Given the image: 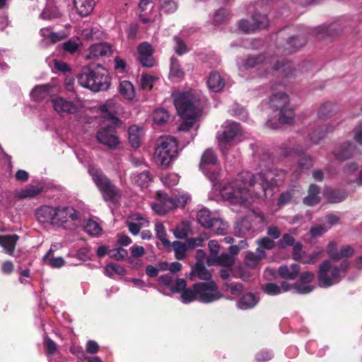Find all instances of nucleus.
<instances>
[{
  "label": "nucleus",
  "instance_id": "obj_1",
  "mask_svg": "<svg viewBox=\"0 0 362 362\" xmlns=\"http://www.w3.org/2000/svg\"><path fill=\"white\" fill-rule=\"evenodd\" d=\"M260 167L262 170L256 176L248 171L243 172L225 185L220 190L223 199L233 204H245L251 198L248 187L261 189L265 197H272L274 188L284 182L286 172L273 168L271 162L263 161Z\"/></svg>",
  "mask_w": 362,
  "mask_h": 362
},
{
  "label": "nucleus",
  "instance_id": "obj_2",
  "mask_svg": "<svg viewBox=\"0 0 362 362\" xmlns=\"http://www.w3.org/2000/svg\"><path fill=\"white\" fill-rule=\"evenodd\" d=\"M103 119L101 127L98 130L96 138L99 143L109 148H116L119 141L115 134V129L119 126L121 121L118 119L121 106L115 100H109L100 106Z\"/></svg>",
  "mask_w": 362,
  "mask_h": 362
},
{
  "label": "nucleus",
  "instance_id": "obj_3",
  "mask_svg": "<svg viewBox=\"0 0 362 362\" xmlns=\"http://www.w3.org/2000/svg\"><path fill=\"white\" fill-rule=\"evenodd\" d=\"M282 68L284 77L290 78L296 75L293 64L290 62L281 63L276 56H264L262 54L250 56L246 59L243 68L245 69L256 68L260 76L267 77Z\"/></svg>",
  "mask_w": 362,
  "mask_h": 362
},
{
  "label": "nucleus",
  "instance_id": "obj_4",
  "mask_svg": "<svg viewBox=\"0 0 362 362\" xmlns=\"http://www.w3.org/2000/svg\"><path fill=\"white\" fill-rule=\"evenodd\" d=\"M177 113L183 119L179 131L188 132L197 122L200 113L199 99L192 92H182L173 95Z\"/></svg>",
  "mask_w": 362,
  "mask_h": 362
},
{
  "label": "nucleus",
  "instance_id": "obj_5",
  "mask_svg": "<svg viewBox=\"0 0 362 362\" xmlns=\"http://www.w3.org/2000/svg\"><path fill=\"white\" fill-rule=\"evenodd\" d=\"M78 81L81 86L94 92L107 90L110 85L107 71L103 67L97 69H92L89 66L83 68Z\"/></svg>",
  "mask_w": 362,
  "mask_h": 362
},
{
  "label": "nucleus",
  "instance_id": "obj_6",
  "mask_svg": "<svg viewBox=\"0 0 362 362\" xmlns=\"http://www.w3.org/2000/svg\"><path fill=\"white\" fill-rule=\"evenodd\" d=\"M349 265L347 260H344L339 267L332 265L329 260L324 261L319 267L317 277L320 286L326 288L339 283L341 279V274Z\"/></svg>",
  "mask_w": 362,
  "mask_h": 362
},
{
  "label": "nucleus",
  "instance_id": "obj_7",
  "mask_svg": "<svg viewBox=\"0 0 362 362\" xmlns=\"http://www.w3.org/2000/svg\"><path fill=\"white\" fill-rule=\"evenodd\" d=\"M177 154V141L175 137L167 136L160 139L155 151L156 162L166 168Z\"/></svg>",
  "mask_w": 362,
  "mask_h": 362
},
{
  "label": "nucleus",
  "instance_id": "obj_8",
  "mask_svg": "<svg viewBox=\"0 0 362 362\" xmlns=\"http://www.w3.org/2000/svg\"><path fill=\"white\" fill-rule=\"evenodd\" d=\"M88 173L102 192L105 200L112 202H117L120 197L119 189L112 184L101 170L97 168L90 166L88 168Z\"/></svg>",
  "mask_w": 362,
  "mask_h": 362
},
{
  "label": "nucleus",
  "instance_id": "obj_9",
  "mask_svg": "<svg viewBox=\"0 0 362 362\" xmlns=\"http://www.w3.org/2000/svg\"><path fill=\"white\" fill-rule=\"evenodd\" d=\"M189 199L187 194L170 197L165 193L158 192L156 202L152 204V209L160 215H164L168 211L177 207H184Z\"/></svg>",
  "mask_w": 362,
  "mask_h": 362
},
{
  "label": "nucleus",
  "instance_id": "obj_10",
  "mask_svg": "<svg viewBox=\"0 0 362 362\" xmlns=\"http://www.w3.org/2000/svg\"><path fill=\"white\" fill-rule=\"evenodd\" d=\"M242 136V129L238 122H230L223 126L221 134H218V147L223 155H226L233 142H238Z\"/></svg>",
  "mask_w": 362,
  "mask_h": 362
},
{
  "label": "nucleus",
  "instance_id": "obj_11",
  "mask_svg": "<svg viewBox=\"0 0 362 362\" xmlns=\"http://www.w3.org/2000/svg\"><path fill=\"white\" fill-rule=\"evenodd\" d=\"M200 167L214 185L220 177L221 167L214 152L208 149L202 155Z\"/></svg>",
  "mask_w": 362,
  "mask_h": 362
},
{
  "label": "nucleus",
  "instance_id": "obj_12",
  "mask_svg": "<svg viewBox=\"0 0 362 362\" xmlns=\"http://www.w3.org/2000/svg\"><path fill=\"white\" fill-rule=\"evenodd\" d=\"M79 218V213L71 206L56 207V215L54 218V226L64 229L74 228V222Z\"/></svg>",
  "mask_w": 362,
  "mask_h": 362
},
{
  "label": "nucleus",
  "instance_id": "obj_13",
  "mask_svg": "<svg viewBox=\"0 0 362 362\" xmlns=\"http://www.w3.org/2000/svg\"><path fill=\"white\" fill-rule=\"evenodd\" d=\"M265 216L262 213H252L245 217H242L238 219L235 225V233L238 236H243L252 235L254 228V223H258L259 224L266 223Z\"/></svg>",
  "mask_w": 362,
  "mask_h": 362
},
{
  "label": "nucleus",
  "instance_id": "obj_14",
  "mask_svg": "<svg viewBox=\"0 0 362 362\" xmlns=\"http://www.w3.org/2000/svg\"><path fill=\"white\" fill-rule=\"evenodd\" d=\"M198 293V301L204 303H209L223 297L218 291L216 284L213 281L196 284Z\"/></svg>",
  "mask_w": 362,
  "mask_h": 362
},
{
  "label": "nucleus",
  "instance_id": "obj_15",
  "mask_svg": "<svg viewBox=\"0 0 362 362\" xmlns=\"http://www.w3.org/2000/svg\"><path fill=\"white\" fill-rule=\"evenodd\" d=\"M52 103L54 111L60 116L76 114L82 106V103L79 100L73 102L62 97L52 99Z\"/></svg>",
  "mask_w": 362,
  "mask_h": 362
},
{
  "label": "nucleus",
  "instance_id": "obj_16",
  "mask_svg": "<svg viewBox=\"0 0 362 362\" xmlns=\"http://www.w3.org/2000/svg\"><path fill=\"white\" fill-rule=\"evenodd\" d=\"M357 153L356 146L350 141H346L337 146L332 151L334 158L344 161L353 158Z\"/></svg>",
  "mask_w": 362,
  "mask_h": 362
},
{
  "label": "nucleus",
  "instance_id": "obj_17",
  "mask_svg": "<svg viewBox=\"0 0 362 362\" xmlns=\"http://www.w3.org/2000/svg\"><path fill=\"white\" fill-rule=\"evenodd\" d=\"M292 153H295L299 157L297 165L293 172L296 174V177H298L301 173L309 170L313 165L314 160L310 155L298 151L296 148H293ZM291 154V153H288L286 156H289Z\"/></svg>",
  "mask_w": 362,
  "mask_h": 362
},
{
  "label": "nucleus",
  "instance_id": "obj_18",
  "mask_svg": "<svg viewBox=\"0 0 362 362\" xmlns=\"http://www.w3.org/2000/svg\"><path fill=\"white\" fill-rule=\"evenodd\" d=\"M139 57L143 66L152 67L155 65V60L152 56L153 48L148 42H143L140 44L137 48Z\"/></svg>",
  "mask_w": 362,
  "mask_h": 362
},
{
  "label": "nucleus",
  "instance_id": "obj_19",
  "mask_svg": "<svg viewBox=\"0 0 362 362\" xmlns=\"http://www.w3.org/2000/svg\"><path fill=\"white\" fill-rule=\"evenodd\" d=\"M314 274L310 272H305L300 274V282L293 284V288L299 294H307L313 291V287L308 284L314 279Z\"/></svg>",
  "mask_w": 362,
  "mask_h": 362
},
{
  "label": "nucleus",
  "instance_id": "obj_20",
  "mask_svg": "<svg viewBox=\"0 0 362 362\" xmlns=\"http://www.w3.org/2000/svg\"><path fill=\"white\" fill-rule=\"evenodd\" d=\"M174 276L171 274H166L158 278V282L170 288L173 293H179L187 286V282L184 279H177L175 284L173 283Z\"/></svg>",
  "mask_w": 362,
  "mask_h": 362
},
{
  "label": "nucleus",
  "instance_id": "obj_21",
  "mask_svg": "<svg viewBox=\"0 0 362 362\" xmlns=\"http://www.w3.org/2000/svg\"><path fill=\"white\" fill-rule=\"evenodd\" d=\"M337 124L328 123L322 126H317L309 133V137L312 143L317 144L323 138L326 136L328 133L334 131Z\"/></svg>",
  "mask_w": 362,
  "mask_h": 362
},
{
  "label": "nucleus",
  "instance_id": "obj_22",
  "mask_svg": "<svg viewBox=\"0 0 362 362\" xmlns=\"http://www.w3.org/2000/svg\"><path fill=\"white\" fill-rule=\"evenodd\" d=\"M56 215V207L48 205L40 206L36 210L35 216L41 223H49L54 226V218Z\"/></svg>",
  "mask_w": 362,
  "mask_h": 362
},
{
  "label": "nucleus",
  "instance_id": "obj_23",
  "mask_svg": "<svg viewBox=\"0 0 362 362\" xmlns=\"http://www.w3.org/2000/svg\"><path fill=\"white\" fill-rule=\"evenodd\" d=\"M289 98L283 92L274 93L270 99L271 107L275 111H281L288 107Z\"/></svg>",
  "mask_w": 362,
  "mask_h": 362
},
{
  "label": "nucleus",
  "instance_id": "obj_24",
  "mask_svg": "<svg viewBox=\"0 0 362 362\" xmlns=\"http://www.w3.org/2000/svg\"><path fill=\"white\" fill-rule=\"evenodd\" d=\"M112 52L111 46L105 42L103 43H98L93 45L89 48V54L87 56V58H98L100 57L107 56Z\"/></svg>",
  "mask_w": 362,
  "mask_h": 362
},
{
  "label": "nucleus",
  "instance_id": "obj_25",
  "mask_svg": "<svg viewBox=\"0 0 362 362\" xmlns=\"http://www.w3.org/2000/svg\"><path fill=\"white\" fill-rule=\"evenodd\" d=\"M195 276H197L202 280H205L207 281H211V274L207 270L204 263L201 261H197L195 265L192 267L190 272V279L192 280H193L194 277Z\"/></svg>",
  "mask_w": 362,
  "mask_h": 362
},
{
  "label": "nucleus",
  "instance_id": "obj_26",
  "mask_svg": "<svg viewBox=\"0 0 362 362\" xmlns=\"http://www.w3.org/2000/svg\"><path fill=\"white\" fill-rule=\"evenodd\" d=\"M300 266L297 264H292L290 266L283 265L279 268V274L285 279L293 280L300 272Z\"/></svg>",
  "mask_w": 362,
  "mask_h": 362
},
{
  "label": "nucleus",
  "instance_id": "obj_27",
  "mask_svg": "<svg viewBox=\"0 0 362 362\" xmlns=\"http://www.w3.org/2000/svg\"><path fill=\"white\" fill-rule=\"evenodd\" d=\"M235 257L228 253H222L219 256L209 257L207 259L208 265H221L224 267H230L233 265Z\"/></svg>",
  "mask_w": 362,
  "mask_h": 362
},
{
  "label": "nucleus",
  "instance_id": "obj_28",
  "mask_svg": "<svg viewBox=\"0 0 362 362\" xmlns=\"http://www.w3.org/2000/svg\"><path fill=\"white\" fill-rule=\"evenodd\" d=\"M291 286L286 281H283L280 286L274 283H268L263 286V291L268 295L276 296L289 291Z\"/></svg>",
  "mask_w": 362,
  "mask_h": 362
},
{
  "label": "nucleus",
  "instance_id": "obj_29",
  "mask_svg": "<svg viewBox=\"0 0 362 362\" xmlns=\"http://www.w3.org/2000/svg\"><path fill=\"white\" fill-rule=\"evenodd\" d=\"M74 5L79 15L86 16L93 10L95 1L94 0H74Z\"/></svg>",
  "mask_w": 362,
  "mask_h": 362
},
{
  "label": "nucleus",
  "instance_id": "obj_30",
  "mask_svg": "<svg viewBox=\"0 0 362 362\" xmlns=\"http://www.w3.org/2000/svg\"><path fill=\"white\" fill-rule=\"evenodd\" d=\"M42 190L41 187L29 185L23 189L16 190L15 196L20 199L32 198L39 194Z\"/></svg>",
  "mask_w": 362,
  "mask_h": 362
},
{
  "label": "nucleus",
  "instance_id": "obj_31",
  "mask_svg": "<svg viewBox=\"0 0 362 362\" xmlns=\"http://www.w3.org/2000/svg\"><path fill=\"white\" fill-rule=\"evenodd\" d=\"M207 86L210 90L219 92L225 86V81L218 73L213 71L209 76Z\"/></svg>",
  "mask_w": 362,
  "mask_h": 362
},
{
  "label": "nucleus",
  "instance_id": "obj_32",
  "mask_svg": "<svg viewBox=\"0 0 362 362\" xmlns=\"http://www.w3.org/2000/svg\"><path fill=\"white\" fill-rule=\"evenodd\" d=\"M319 187L315 184L310 185L308 195L303 199V203L308 206H314L320 201Z\"/></svg>",
  "mask_w": 362,
  "mask_h": 362
},
{
  "label": "nucleus",
  "instance_id": "obj_33",
  "mask_svg": "<svg viewBox=\"0 0 362 362\" xmlns=\"http://www.w3.org/2000/svg\"><path fill=\"white\" fill-rule=\"evenodd\" d=\"M18 240L17 235H0V245L8 254L12 255Z\"/></svg>",
  "mask_w": 362,
  "mask_h": 362
},
{
  "label": "nucleus",
  "instance_id": "obj_34",
  "mask_svg": "<svg viewBox=\"0 0 362 362\" xmlns=\"http://www.w3.org/2000/svg\"><path fill=\"white\" fill-rule=\"evenodd\" d=\"M51 91V86L48 84H44L36 86L31 91V98L35 101H41L47 98Z\"/></svg>",
  "mask_w": 362,
  "mask_h": 362
},
{
  "label": "nucleus",
  "instance_id": "obj_35",
  "mask_svg": "<svg viewBox=\"0 0 362 362\" xmlns=\"http://www.w3.org/2000/svg\"><path fill=\"white\" fill-rule=\"evenodd\" d=\"M62 16L58 8L51 4H47L42 12L40 13V18L44 20L51 21L58 18Z\"/></svg>",
  "mask_w": 362,
  "mask_h": 362
},
{
  "label": "nucleus",
  "instance_id": "obj_36",
  "mask_svg": "<svg viewBox=\"0 0 362 362\" xmlns=\"http://www.w3.org/2000/svg\"><path fill=\"white\" fill-rule=\"evenodd\" d=\"M257 302L256 296L250 293L243 296L238 301L237 305L240 309L247 310L253 308Z\"/></svg>",
  "mask_w": 362,
  "mask_h": 362
},
{
  "label": "nucleus",
  "instance_id": "obj_37",
  "mask_svg": "<svg viewBox=\"0 0 362 362\" xmlns=\"http://www.w3.org/2000/svg\"><path fill=\"white\" fill-rule=\"evenodd\" d=\"M185 72L182 69L178 61L171 58L170 78L172 81L177 82L183 78Z\"/></svg>",
  "mask_w": 362,
  "mask_h": 362
},
{
  "label": "nucleus",
  "instance_id": "obj_38",
  "mask_svg": "<svg viewBox=\"0 0 362 362\" xmlns=\"http://www.w3.org/2000/svg\"><path fill=\"white\" fill-rule=\"evenodd\" d=\"M119 92L128 100H132L135 96L134 86L129 81H122L120 82Z\"/></svg>",
  "mask_w": 362,
  "mask_h": 362
},
{
  "label": "nucleus",
  "instance_id": "obj_39",
  "mask_svg": "<svg viewBox=\"0 0 362 362\" xmlns=\"http://www.w3.org/2000/svg\"><path fill=\"white\" fill-rule=\"evenodd\" d=\"M180 298L184 303H189L192 301L198 300V293L196 288V284L192 288H183L181 292Z\"/></svg>",
  "mask_w": 362,
  "mask_h": 362
},
{
  "label": "nucleus",
  "instance_id": "obj_40",
  "mask_svg": "<svg viewBox=\"0 0 362 362\" xmlns=\"http://www.w3.org/2000/svg\"><path fill=\"white\" fill-rule=\"evenodd\" d=\"M265 257V252L261 248H257L256 254L249 252L245 257V263L250 267H255L259 261Z\"/></svg>",
  "mask_w": 362,
  "mask_h": 362
},
{
  "label": "nucleus",
  "instance_id": "obj_41",
  "mask_svg": "<svg viewBox=\"0 0 362 362\" xmlns=\"http://www.w3.org/2000/svg\"><path fill=\"white\" fill-rule=\"evenodd\" d=\"M53 250L50 248L47 253L42 257V261L45 264L49 265L53 268H60L64 263V259L61 257H51Z\"/></svg>",
  "mask_w": 362,
  "mask_h": 362
},
{
  "label": "nucleus",
  "instance_id": "obj_42",
  "mask_svg": "<svg viewBox=\"0 0 362 362\" xmlns=\"http://www.w3.org/2000/svg\"><path fill=\"white\" fill-rule=\"evenodd\" d=\"M337 24H332L328 28L326 27H318L315 29V33L317 37L319 40L323 39L325 35H329L331 37H334L339 34V31L337 29Z\"/></svg>",
  "mask_w": 362,
  "mask_h": 362
},
{
  "label": "nucleus",
  "instance_id": "obj_43",
  "mask_svg": "<svg viewBox=\"0 0 362 362\" xmlns=\"http://www.w3.org/2000/svg\"><path fill=\"white\" fill-rule=\"evenodd\" d=\"M216 218V216H212L211 212L206 208L200 209L197 214V221L205 228L210 226Z\"/></svg>",
  "mask_w": 362,
  "mask_h": 362
},
{
  "label": "nucleus",
  "instance_id": "obj_44",
  "mask_svg": "<svg viewBox=\"0 0 362 362\" xmlns=\"http://www.w3.org/2000/svg\"><path fill=\"white\" fill-rule=\"evenodd\" d=\"M325 194L331 203H339L347 197V192L342 189H327Z\"/></svg>",
  "mask_w": 362,
  "mask_h": 362
},
{
  "label": "nucleus",
  "instance_id": "obj_45",
  "mask_svg": "<svg viewBox=\"0 0 362 362\" xmlns=\"http://www.w3.org/2000/svg\"><path fill=\"white\" fill-rule=\"evenodd\" d=\"M279 122L284 124H292L294 121V112L290 107H286L283 110L279 112L276 115Z\"/></svg>",
  "mask_w": 362,
  "mask_h": 362
},
{
  "label": "nucleus",
  "instance_id": "obj_46",
  "mask_svg": "<svg viewBox=\"0 0 362 362\" xmlns=\"http://www.w3.org/2000/svg\"><path fill=\"white\" fill-rule=\"evenodd\" d=\"M207 228H211V230L217 235H224L227 231L228 224L221 218L216 217L214 219V222H211L210 226Z\"/></svg>",
  "mask_w": 362,
  "mask_h": 362
},
{
  "label": "nucleus",
  "instance_id": "obj_47",
  "mask_svg": "<svg viewBox=\"0 0 362 362\" xmlns=\"http://www.w3.org/2000/svg\"><path fill=\"white\" fill-rule=\"evenodd\" d=\"M306 43V40L302 36H292L286 41V49L290 52L294 51L295 49L303 46Z\"/></svg>",
  "mask_w": 362,
  "mask_h": 362
},
{
  "label": "nucleus",
  "instance_id": "obj_48",
  "mask_svg": "<svg viewBox=\"0 0 362 362\" xmlns=\"http://www.w3.org/2000/svg\"><path fill=\"white\" fill-rule=\"evenodd\" d=\"M85 231L89 235L97 236L102 232V228L99 223L92 219L87 221L84 226Z\"/></svg>",
  "mask_w": 362,
  "mask_h": 362
},
{
  "label": "nucleus",
  "instance_id": "obj_49",
  "mask_svg": "<svg viewBox=\"0 0 362 362\" xmlns=\"http://www.w3.org/2000/svg\"><path fill=\"white\" fill-rule=\"evenodd\" d=\"M323 250H317L314 251L310 255H306L303 256L302 259V263L308 264H314L316 263L322 257Z\"/></svg>",
  "mask_w": 362,
  "mask_h": 362
},
{
  "label": "nucleus",
  "instance_id": "obj_50",
  "mask_svg": "<svg viewBox=\"0 0 362 362\" xmlns=\"http://www.w3.org/2000/svg\"><path fill=\"white\" fill-rule=\"evenodd\" d=\"M129 139L132 147L138 148L140 146L139 129L136 127H131L129 129Z\"/></svg>",
  "mask_w": 362,
  "mask_h": 362
},
{
  "label": "nucleus",
  "instance_id": "obj_51",
  "mask_svg": "<svg viewBox=\"0 0 362 362\" xmlns=\"http://www.w3.org/2000/svg\"><path fill=\"white\" fill-rule=\"evenodd\" d=\"M169 119V114L167 110L163 108L157 109L153 115V122L158 124L165 123Z\"/></svg>",
  "mask_w": 362,
  "mask_h": 362
},
{
  "label": "nucleus",
  "instance_id": "obj_52",
  "mask_svg": "<svg viewBox=\"0 0 362 362\" xmlns=\"http://www.w3.org/2000/svg\"><path fill=\"white\" fill-rule=\"evenodd\" d=\"M172 246L175 252L176 259H183L185 257V252L187 250L186 245L180 241H174L172 243Z\"/></svg>",
  "mask_w": 362,
  "mask_h": 362
},
{
  "label": "nucleus",
  "instance_id": "obj_53",
  "mask_svg": "<svg viewBox=\"0 0 362 362\" xmlns=\"http://www.w3.org/2000/svg\"><path fill=\"white\" fill-rule=\"evenodd\" d=\"M252 21L255 24L256 30L265 28L269 25V20L267 16L262 15L260 13L253 14Z\"/></svg>",
  "mask_w": 362,
  "mask_h": 362
},
{
  "label": "nucleus",
  "instance_id": "obj_54",
  "mask_svg": "<svg viewBox=\"0 0 362 362\" xmlns=\"http://www.w3.org/2000/svg\"><path fill=\"white\" fill-rule=\"evenodd\" d=\"M134 180L141 187L147 186L151 181V177L148 171H144L139 174L134 175Z\"/></svg>",
  "mask_w": 362,
  "mask_h": 362
},
{
  "label": "nucleus",
  "instance_id": "obj_55",
  "mask_svg": "<svg viewBox=\"0 0 362 362\" xmlns=\"http://www.w3.org/2000/svg\"><path fill=\"white\" fill-rule=\"evenodd\" d=\"M155 230L157 238L163 243V245H169L170 241L167 238V234L163 223L159 222L156 223Z\"/></svg>",
  "mask_w": 362,
  "mask_h": 362
},
{
  "label": "nucleus",
  "instance_id": "obj_56",
  "mask_svg": "<svg viewBox=\"0 0 362 362\" xmlns=\"http://www.w3.org/2000/svg\"><path fill=\"white\" fill-rule=\"evenodd\" d=\"M44 344L45 347V353L48 356H52L57 351V344L47 336L44 337Z\"/></svg>",
  "mask_w": 362,
  "mask_h": 362
},
{
  "label": "nucleus",
  "instance_id": "obj_57",
  "mask_svg": "<svg viewBox=\"0 0 362 362\" xmlns=\"http://www.w3.org/2000/svg\"><path fill=\"white\" fill-rule=\"evenodd\" d=\"M160 7L164 12L169 13L176 11L177 3L174 0H159Z\"/></svg>",
  "mask_w": 362,
  "mask_h": 362
},
{
  "label": "nucleus",
  "instance_id": "obj_58",
  "mask_svg": "<svg viewBox=\"0 0 362 362\" xmlns=\"http://www.w3.org/2000/svg\"><path fill=\"white\" fill-rule=\"evenodd\" d=\"M160 180L164 185L170 187L178 183L179 177L176 174H166L163 175Z\"/></svg>",
  "mask_w": 362,
  "mask_h": 362
},
{
  "label": "nucleus",
  "instance_id": "obj_59",
  "mask_svg": "<svg viewBox=\"0 0 362 362\" xmlns=\"http://www.w3.org/2000/svg\"><path fill=\"white\" fill-rule=\"evenodd\" d=\"M157 78L148 74H143L141 78V86L143 89L151 90Z\"/></svg>",
  "mask_w": 362,
  "mask_h": 362
},
{
  "label": "nucleus",
  "instance_id": "obj_60",
  "mask_svg": "<svg viewBox=\"0 0 362 362\" xmlns=\"http://www.w3.org/2000/svg\"><path fill=\"white\" fill-rule=\"evenodd\" d=\"M224 290L230 292L232 295L238 296L243 290V286L240 283H230L224 285Z\"/></svg>",
  "mask_w": 362,
  "mask_h": 362
},
{
  "label": "nucleus",
  "instance_id": "obj_61",
  "mask_svg": "<svg viewBox=\"0 0 362 362\" xmlns=\"http://www.w3.org/2000/svg\"><path fill=\"white\" fill-rule=\"evenodd\" d=\"M327 252L332 259L336 261L339 260V251L338 250L337 244L336 242L332 241L328 244Z\"/></svg>",
  "mask_w": 362,
  "mask_h": 362
},
{
  "label": "nucleus",
  "instance_id": "obj_62",
  "mask_svg": "<svg viewBox=\"0 0 362 362\" xmlns=\"http://www.w3.org/2000/svg\"><path fill=\"white\" fill-rule=\"evenodd\" d=\"M329 227L326 224H315L310 228V233L314 238L320 236L327 232Z\"/></svg>",
  "mask_w": 362,
  "mask_h": 362
},
{
  "label": "nucleus",
  "instance_id": "obj_63",
  "mask_svg": "<svg viewBox=\"0 0 362 362\" xmlns=\"http://www.w3.org/2000/svg\"><path fill=\"white\" fill-rule=\"evenodd\" d=\"M293 194L292 191H286L281 193L277 202L279 206H282L292 202Z\"/></svg>",
  "mask_w": 362,
  "mask_h": 362
},
{
  "label": "nucleus",
  "instance_id": "obj_64",
  "mask_svg": "<svg viewBox=\"0 0 362 362\" xmlns=\"http://www.w3.org/2000/svg\"><path fill=\"white\" fill-rule=\"evenodd\" d=\"M332 106L330 103L322 104L317 111L318 117L321 119L327 118L332 112Z\"/></svg>",
  "mask_w": 362,
  "mask_h": 362
}]
</instances>
